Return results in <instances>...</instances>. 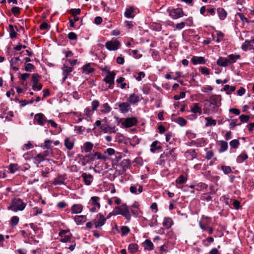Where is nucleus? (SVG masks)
Masks as SVG:
<instances>
[{
    "label": "nucleus",
    "mask_w": 254,
    "mask_h": 254,
    "mask_svg": "<svg viewBox=\"0 0 254 254\" xmlns=\"http://www.w3.org/2000/svg\"><path fill=\"white\" fill-rule=\"evenodd\" d=\"M26 206V203L24 202L20 198H17L12 200L10 204L9 209L13 211L17 212L22 211L24 209Z\"/></svg>",
    "instance_id": "f257e3e1"
},
{
    "label": "nucleus",
    "mask_w": 254,
    "mask_h": 254,
    "mask_svg": "<svg viewBox=\"0 0 254 254\" xmlns=\"http://www.w3.org/2000/svg\"><path fill=\"white\" fill-rule=\"evenodd\" d=\"M106 221V219L104 215L101 213L97 215L96 218L93 220V223L96 229H99L103 226Z\"/></svg>",
    "instance_id": "f03ea898"
},
{
    "label": "nucleus",
    "mask_w": 254,
    "mask_h": 254,
    "mask_svg": "<svg viewBox=\"0 0 254 254\" xmlns=\"http://www.w3.org/2000/svg\"><path fill=\"white\" fill-rule=\"evenodd\" d=\"M121 44L119 41L113 39L105 44V47L109 51H116L120 47Z\"/></svg>",
    "instance_id": "7ed1b4c3"
},
{
    "label": "nucleus",
    "mask_w": 254,
    "mask_h": 254,
    "mask_svg": "<svg viewBox=\"0 0 254 254\" xmlns=\"http://www.w3.org/2000/svg\"><path fill=\"white\" fill-rule=\"evenodd\" d=\"M104 71H106L107 75L103 79V81L109 84H114L115 78L116 76V73L114 71H111L109 70L103 69Z\"/></svg>",
    "instance_id": "20e7f679"
},
{
    "label": "nucleus",
    "mask_w": 254,
    "mask_h": 254,
    "mask_svg": "<svg viewBox=\"0 0 254 254\" xmlns=\"http://www.w3.org/2000/svg\"><path fill=\"white\" fill-rule=\"evenodd\" d=\"M221 97L219 95H212L209 99L206 100V101L210 103L211 105L218 107L220 104Z\"/></svg>",
    "instance_id": "39448f33"
},
{
    "label": "nucleus",
    "mask_w": 254,
    "mask_h": 254,
    "mask_svg": "<svg viewBox=\"0 0 254 254\" xmlns=\"http://www.w3.org/2000/svg\"><path fill=\"white\" fill-rule=\"evenodd\" d=\"M86 157H89L90 161H93L95 160L96 158L97 159H101L104 161H106L108 159L107 156L102 155L101 153L98 152H96L94 154L86 155Z\"/></svg>",
    "instance_id": "423d86ee"
},
{
    "label": "nucleus",
    "mask_w": 254,
    "mask_h": 254,
    "mask_svg": "<svg viewBox=\"0 0 254 254\" xmlns=\"http://www.w3.org/2000/svg\"><path fill=\"white\" fill-rule=\"evenodd\" d=\"M117 105L122 113H127L130 109V104L127 102L118 103Z\"/></svg>",
    "instance_id": "0eeeda50"
},
{
    "label": "nucleus",
    "mask_w": 254,
    "mask_h": 254,
    "mask_svg": "<svg viewBox=\"0 0 254 254\" xmlns=\"http://www.w3.org/2000/svg\"><path fill=\"white\" fill-rule=\"evenodd\" d=\"M63 70V81L64 82L67 78L68 75L72 71L73 68L71 67L64 64L62 67Z\"/></svg>",
    "instance_id": "6e6552de"
},
{
    "label": "nucleus",
    "mask_w": 254,
    "mask_h": 254,
    "mask_svg": "<svg viewBox=\"0 0 254 254\" xmlns=\"http://www.w3.org/2000/svg\"><path fill=\"white\" fill-rule=\"evenodd\" d=\"M34 120L40 126H43L47 122V119L45 115L42 113H38L35 115Z\"/></svg>",
    "instance_id": "1a4fd4ad"
},
{
    "label": "nucleus",
    "mask_w": 254,
    "mask_h": 254,
    "mask_svg": "<svg viewBox=\"0 0 254 254\" xmlns=\"http://www.w3.org/2000/svg\"><path fill=\"white\" fill-rule=\"evenodd\" d=\"M184 13L182 9L176 8L171 11L170 15L173 19H178L183 16Z\"/></svg>",
    "instance_id": "9d476101"
},
{
    "label": "nucleus",
    "mask_w": 254,
    "mask_h": 254,
    "mask_svg": "<svg viewBox=\"0 0 254 254\" xmlns=\"http://www.w3.org/2000/svg\"><path fill=\"white\" fill-rule=\"evenodd\" d=\"M101 129L102 131L105 133H116L117 130L115 127H111L107 124H102V126H101Z\"/></svg>",
    "instance_id": "9b49d317"
},
{
    "label": "nucleus",
    "mask_w": 254,
    "mask_h": 254,
    "mask_svg": "<svg viewBox=\"0 0 254 254\" xmlns=\"http://www.w3.org/2000/svg\"><path fill=\"white\" fill-rule=\"evenodd\" d=\"M121 215L124 216L127 220H130L131 218V215L130 214L128 206L125 203L122 204V208Z\"/></svg>",
    "instance_id": "f8f14e48"
},
{
    "label": "nucleus",
    "mask_w": 254,
    "mask_h": 254,
    "mask_svg": "<svg viewBox=\"0 0 254 254\" xmlns=\"http://www.w3.org/2000/svg\"><path fill=\"white\" fill-rule=\"evenodd\" d=\"M81 177L83 179L84 184L87 186L91 185L93 179V177L91 174H87L86 173H83L81 175Z\"/></svg>",
    "instance_id": "ddd939ff"
},
{
    "label": "nucleus",
    "mask_w": 254,
    "mask_h": 254,
    "mask_svg": "<svg viewBox=\"0 0 254 254\" xmlns=\"http://www.w3.org/2000/svg\"><path fill=\"white\" fill-rule=\"evenodd\" d=\"M139 101V97L137 94L135 93L131 94L129 95L127 102L129 104H135Z\"/></svg>",
    "instance_id": "4468645a"
},
{
    "label": "nucleus",
    "mask_w": 254,
    "mask_h": 254,
    "mask_svg": "<svg viewBox=\"0 0 254 254\" xmlns=\"http://www.w3.org/2000/svg\"><path fill=\"white\" fill-rule=\"evenodd\" d=\"M137 123V120L135 118H127L124 123V125L127 127H130L134 125Z\"/></svg>",
    "instance_id": "2eb2a0df"
},
{
    "label": "nucleus",
    "mask_w": 254,
    "mask_h": 254,
    "mask_svg": "<svg viewBox=\"0 0 254 254\" xmlns=\"http://www.w3.org/2000/svg\"><path fill=\"white\" fill-rule=\"evenodd\" d=\"M241 48L244 51L252 49L254 50V46L252 44V42L251 40H246L245 42L243 43Z\"/></svg>",
    "instance_id": "dca6fc26"
},
{
    "label": "nucleus",
    "mask_w": 254,
    "mask_h": 254,
    "mask_svg": "<svg viewBox=\"0 0 254 254\" xmlns=\"http://www.w3.org/2000/svg\"><path fill=\"white\" fill-rule=\"evenodd\" d=\"M83 206L80 204H73L71 207V212L72 214H78L82 212Z\"/></svg>",
    "instance_id": "f3484780"
},
{
    "label": "nucleus",
    "mask_w": 254,
    "mask_h": 254,
    "mask_svg": "<svg viewBox=\"0 0 254 254\" xmlns=\"http://www.w3.org/2000/svg\"><path fill=\"white\" fill-rule=\"evenodd\" d=\"M134 10L133 6L127 8L125 12V16L128 18H133L134 16Z\"/></svg>",
    "instance_id": "a211bd4d"
},
{
    "label": "nucleus",
    "mask_w": 254,
    "mask_h": 254,
    "mask_svg": "<svg viewBox=\"0 0 254 254\" xmlns=\"http://www.w3.org/2000/svg\"><path fill=\"white\" fill-rule=\"evenodd\" d=\"M160 143L158 140L153 141L150 145V151L152 153L155 152L156 150L161 149Z\"/></svg>",
    "instance_id": "6ab92c4d"
},
{
    "label": "nucleus",
    "mask_w": 254,
    "mask_h": 254,
    "mask_svg": "<svg viewBox=\"0 0 254 254\" xmlns=\"http://www.w3.org/2000/svg\"><path fill=\"white\" fill-rule=\"evenodd\" d=\"M74 220L77 225H80L86 221V217L85 215H76L74 217Z\"/></svg>",
    "instance_id": "aec40b11"
},
{
    "label": "nucleus",
    "mask_w": 254,
    "mask_h": 254,
    "mask_svg": "<svg viewBox=\"0 0 254 254\" xmlns=\"http://www.w3.org/2000/svg\"><path fill=\"white\" fill-rule=\"evenodd\" d=\"M173 225V221L170 217H165L163 222V226L166 229L170 228Z\"/></svg>",
    "instance_id": "412c9836"
},
{
    "label": "nucleus",
    "mask_w": 254,
    "mask_h": 254,
    "mask_svg": "<svg viewBox=\"0 0 254 254\" xmlns=\"http://www.w3.org/2000/svg\"><path fill=\"white\" fill-rule=\"evenodd\" d=\"M190 111L194 114L198 113L199 115H201L202 109L198 103H193L190 108Z\"/></svg>",
    "instance_id": "4be33fe9"
},
{
    "label": "nucleus",
    "mask_w": 254,
    "mask_h": 254,
    "mask_svg": "<svg viewBox=\"0 0 254 254\" xmlns=\"http://www.w3.org/2000/svg\"><path fill=\"white\" fill-rule=\"evenodd\" d=\"M191 62L194 64H202L205 63V60L202 57L193 56L191 59Z\"/></svg>",
    "instance_id": "5701e85b"
},
{
    "label": "nucleus",
    "mask_w": 254,
    "mask_h": 254,
    "mask_svg": "<svg viewBox=\"0 0 254 254\" xmlns=\"http://www.w3.org/2000/svg\"><path fill=\"white\" fill-rule=\"evenodd\" d=\"M111 107L108 103L103 104L100 107V112L102 114H107L111 112Z\"/></svg>",
    "instance_id": "b1692460"
},
{
    "label": "nucleus",
    "mask_w": 254,
    "mask_h": 254,
    "mask_svg": "<svg viewBox=\"0 0 254 254\" xmlns=\"http://www.w3.org/2000/svg\"><path fill=\"white\" fill-rule=\"evenodd\" d=\"M217 11L220 20H224L225 19L227 16V13L224 8L221 7L218 8Z\"/></svg>",
    "instance_id": "393cba45"
},
{
    "label": "nucleus",
    "mask_w": 254,
    "mask_h": 254,
    "mask_svg": "<svg viewBox=\"0 0 254 254\" xmlns=\"http://www.w3.org/2000/svg\"><path fill=\"white\" fill-rule=\"evenodd\" d=\"M64 177L61 175H59L57 178H56L53 182V185H64Z\"/></svg>",
    "instance_id": "a878e982"
},
{
    "label": "nucleus",
    "mask_w": 254,
    "mask_h": 254,
    "mask_svg": "<svg viewBox=\"0 0 254 254\" xmlns=\"http://www.w3.org/2000/svg\"><path fill=\"white\" fill-rule=\"evenodd\" d=\"M175 148H173L171 149L168 153L165 154V155H167V159L172 161H175L177 159V155L174 153Z\"/></svg>",
    "instance_id": "bb28decb"
},
{
    "label": "nucleus",
    "mask_w": 254,
    "mask_h": 254,
    "mask_svg": "<svg viewBox=\"0 0 254 254\" xmlns=\"http://www.w3.org/2000/svg\"><path fill=\"white\" fill-rule=\"evenodd\" d=\"M100 198L98 196H92L91 198L90 202L93 206H96L97 208H100V203L99 202Z\"/></svg>",
    "instance_id": "cd10ccee"
},
{
    "label": "nucleus",
    "mask_w": 254,
    "mask_h": 254,
    "mask_svg": "<svg viewBox=\"0 0 254 254\" xmlns=\"http://www.w3.org/2000/svg\"><path fill=\"white\" fill-rule=\"evenodd\" d=\"M144 248L145 250H147L148 251H151L153 250L154 249V245L152 243V242L149 240L147 239L145 240L144 242Z\"/></svg>",
    "instance_id": "c85d7f7f"
},
{
    "label": "nucleus",
    "mask_w": 254,
    "mask_h": 254,
    "mask_svg": "<svg viewBox=\"0 0 254 254\" xmlns=\"http://www.w3.org/2000/svg\"><path fill=\"white\" fill-rule=\"evenodd\" d=\"M82 69L84 72L86 74H89L93 72L94 71V69L91 67L90 64H86L83 65Z\"/></svg>",
    "instance_id": "c756f323"
},
{
    "label": "nucleus",
    "mask_w": 254,
    "mask_h": 254,
    "mask_svg": "<svg viewBox=\"0 0 254 254\" xmlns=\"http://www.w3.org/2000/svg\"><path fill=\"white\" fill-rule=\"evenodd\" d=\"M64 146L68 150H71L73 147V142L68 137H66L64 139Z\"/></svg>",
    "instance_id": "7c9ffc66"
},
{
    "label": "nucleus",
    "mask_w": 254,
    "mask_h": 254,
    "mask_svg": "<svg viewBox=\"0 0 254 254\" xmlns=\"http://www.w3.org/2000/svg\"><path fill=\"white\" fill-rule=\"evenodd\" d=\"M205 120L206 121L205 125L206 127L215 126L216 125V120L212 119L210 117H206Z\"/></svg>",
    "instance_id": "2f4dec72"
},
{
    "label": "nucleus",
    "mask_w": 254,
    "mask_h": 254,
    "mask_svg": "<svg viewBox=\"0 0 254 254\" xmlns=\"http://www.w3.org/2000/svg\"><path fill=\"white\" fill-rule=\"evenodd\" d=\"M83 147L84 152H89L93 148V144L90 142H86L84 143Z\"/></svg>",
    "instance_id": "473e14b6"
},
{
    "label": "nucleus",
    "mask_w": 254,
    "mask_h": 254,
    "mask_svg": "<svg viewBox=\"0 0 254 254\" xmlns=\"http://www.w3.org/2000/svg\"><path fill=\"white\" fill-rule=\"evenodd\" d=\"M9 28L10 32V37L12 39L15 38L17 35V33L15 29H16V31L18 30L17 27H14L12 25H9Z\"/></svg>",
    "instance_id": "72a5a7b5"
},
{
    "label": "nucleus",
    "mask_w": 254,
    "mask_h": 254,
    "mask_svg": "<svg viewBox=\"0 0 254 254\" xmlns=\"http://www.w3.org/2000/svg\"><path fill=\"white\" fill-rule=\"evenodd\" d=\"M220 148L219 150V152L222 153L226 151L228 149V143L224 140L220 141Z\"/></svg>",
    "instance_id": "f704fd0d"
},
{
    "label": "nucleus",
    "mask_w": 254,
    "mask_h": 254,
    "mask_svg": "<svg viewBox=\"0 0 254 254\" xmlns=\"http://www.w3.org/2000/svg\"><path fill=\"white\" fill-rule=\"evenodd\" d=\"M248 158V156L246 153H242L237 157V162L239 163H241L247 160Z\"/></svg>",
    "instance_id": "c9c22d12"
},
{
    "label": "nucleus",
    "mask_w": 254,
    "mask_h": 254,
    "mask_svg": "<svg viewBox=\"0 0 254 254\" xmlns=\"http://www.w3.org/2000/svg\"><path fill=\"white\" fill-rule=\"evenodd\" d=\"M228 58L229 59L230 64H234L236 62L237 60H239L241 58V56L240 55L231 54L228 56Z\"/></svg>",
    "instance_id": "e433bc0d"
},
{
    "label": "nucleus",
    "mask_w": 254,
    "mask_h": 254,
    "mask_svg": "<svg viewBox=\"0 0 254 254\" xmlns=\"http://www.w3.org/2000/svg\"><path fill=\"white\" fill-rule=\"evenodd\" d=\"M217 64L220 66L222 67H226L227 66V63H226V58L223 57H219L218 60L217 61Z\"/></svg>",
    "instance_id": "4c0bfd02"
},
{
    "label": "nucleus",
    "mask_w": 254,
    "mask_h": 254,
    "mask_svg": "<svg viewBox=\"0 0 254 254\" xmlns=\"http://www.w3.org/2000/svg\"><path fill=\"white\" fill-rule=\"evenodd\" d=\"M167 155H165V153L161 154L157 162V164L160 165L164 164L165 161L168 160Z\"/></svg>",
    "instance_id": "58836bf2"
},
{
    "label": "nucleus",
    "mask_w": 254,
    "mask_h": 254,
    "mask_svg": "<svg viewBox=\"0 0 254 254\" xmlns=\"http://www.w3.org/2000/svg\"><path fill=\"white\" fill-rule=\"evenodd\" d=\"M138 246L136 244H129L128 247V250L130 253H134L138 250Z\"/></svg>",
    "instance_id": "ea45409f"
},
{
    "label": "nucleus",
    "mask_w": 254,
    "mask_h": 254,
    "mask_svg": "<svg viewBox=\"0 0 254 254\" xmlns=\"http://www.w3.org/2000/svg\"><path fill=\"white\" fill-rule=\"evenodd\" d=\"M121 232L122 233V236H125L129 233L130 229L128 227L124 226L121 228Z\"/></svg>",
    "instance_id": "a19ab883"
},
{
    "label": "nucleus",
    "mask_w": 254,
    "mask_h": 254,
    "mask_svg": "<svg viewBox=\"0 0 254 254\" xmlns=\"http://www.w3.org/2000/svg\"><path fill=\"white\" fill-rule=\"evenodd\" d=\"M19 220V219L18 217H17L16 216H13L11 218V220L10 221V225L12 227H14L18 223Z\"/></svg>",
    "instance_id": "79ce46f5"
},
{
    "label": "nucleus",
    "mask_w": 254,
    "mask_h": 254,
    "mask_svg": "<svg viewBox=\"0 0 254 254\" xmlns=\"http://www.w3.org/2000/svg\"><path fill=\"white\" fill-rule=\"evenodd\" d=\"M211 219L210 217H208L205 216H202L201 218V220L200 221V222H202L205 225L209 226L210 223L211 222Z\"/></svg>",
    "instance_id": "37998d69"
},
{
    "label": "nucleus",
    "mask_w": 254,
    "mask_h": 254,
    "mask_svg": "<svg viewBox=\"0 0 254 254\" xmlns=\"http://www.w3.org/2000/svg\"><path fill=\"white\" fill-rule=\"evenodd\" d=\"M221 169L225 174H229L232 172L231 168L230 166L223 165L221 167Z\"/></svg>",
    "instance_id": "c03bdc74"
},
{
    "label": "nucleus",
    "mask_w": 254,
    "mask_h": 254,
    "mask_svg": "<svg viewBox=\"0 0 254 254\" xmlns=\"http://www.w3.org/2000/svg\"><path fill=\"white\" fill-rule=\"evenodd\" d=\"M240 144L238 139H233L230 142V145L231 148H237Z\"/></svg>",
    "instance_id": "a18cd8bd"
},
{
    "label": "nucleus",
    "mask_w": 254,
    "mask_h": 254,
    "mask_svg": "<svg viewBox=\"0 0 254 254\" xmlns=\"http://www.w3.org/2000/svg\"><path fill=\"white\" fill-rule=\"evenodd\" d=\"M10 66L12 69H13L14 71H16L18 70L19 68L18 67H16L15 65L17 63V62L16 61H14L13 58H11L10 60Z\"/></svg>",
    "instance_id": "49530a36"
},
{
    "label": "nucleus",
    "mask_w": 254,
    "mask_h": 254,
    "mask_svg": "<svg viewBox=\"0 0 254 254\" xmlns=\"http://www.w3.org/2000/svg\"><path fill=\"white\" fill-rule=\"evenodd\" d=\"M122 208V205L121 206H117L116 207L113 211L112 212V214L114 215H117L118 214H121V211Z\"/></svg>",
    "instance_id": "de8ad7c7"
},
{
    "label": "nucleus",
    "mask_w": 254,
    "mask_h": 254,
    "mask_svg": "<svg viewBox=\"0 0 254 254\" xmlns=\"http://www.w3.org/2000/svg\"><path fill=\"white\" fill-rule=\"evenodd\" d=\"M236 16H238L243 23H249L248 19L244 16L243 13L238 12L236 14Z\"/></svg>",
    "instance_id": "09e8293b"
},
{
    "label": "nucleus",
    "mask_w": 254,
    "mask_h": 254,
    "mask_svg": "<svg viewBox=\"0 0 254 254\" xmlns=\"http://www.w3.org/2000/svg\"><path fill=\"white\" fill-rule=\"evenodd\" d=\"M99 106V102L98 100H93L91 103L92 110L96 111Z\"/></svg>",
    "instance_id": "8fccbe9b"
},
{
    "label": "nucleus",
    "mask_w": 254,
    "mask_h": 254,
    "mask_svg": "<svg viewBox=\"0 0 254 254\" xmlns=\"http://www.w3.org/2000/svg\"><path fill=\"white\" fill-rule=\"evenodd\" d=\"M239 118L241 123H247L249 121L250 117L248 115H241Z\"/></svg>",
    "instance_id": "3c124183"
},
{
    "label": "nucleus",
    "mask_w": 254,
    "mask_h": 254,
    "mask_svg": "<svg viewBox=\"0 0 254 254\" xmlns=\"http://www.w3.org/2000/svg\"><path fill=\"white\" fill-rule=\"evenodd\" d=\"M186 181L187 179L182 175L180 176V177L176 180V183L179 184H182Z\"/></svg>",
    "instance_id": "603ef678"
},
{
    "label": "nucleus",
    "mask_w": 254,
    "mask_h": 254,
    "mask_svg": "<svg viewBox=\"0 0 254 254\" xmlns=\"http://www.w3.org/2000/svg\"><path fill=\"white\" fill-rule=\"evenodd\" d=\"M71 234L69 235L64 236V237H61L62 238L60 240V242L62 243H67L70 242Z\"/></svg>",
    "instance_id": "864d4df0"
},
{
    "label": "nucleus",
    "mask_w": 254,
    "mask_h": 254,
    "mask_svg": "<svg viewBox=\"0 0 254 254\" xmlns=\"http://www.w3.org/2000/svg\"><path fill=\"white\" fill-rule=\"evenodd\" d=\"M17 169V165L16 164H11L9 166V170L11 173H15Z\"/></svg>",
    "instance_id": "5fc2aeb1"
},
{
    "label": "nucleus",
    "mask_w": 254,
    "mask_h": 254,
    "mask_svg": "<svg viewBox=\"0 0 254 254\" xmlns=\"http://www.w3.org/2000/svg\"><path fill=\"white\" fill-rule=\"evenodd\" d=\"M177 123L181 127H184L187 124V121L182 117H179L177 120Z\"/></svg>",
    "instance_id": "6e6d98bb"
},
{
    "label": "nucleus",
    "mask_w": 254,
    "mask_h": 254,
    "mask_svg": "<svg viewBox=\"0 0 254 254\" xmlns=\"http://www.w3.org/2000/svg\"><path fill=\"white\" fill-rule=\"evenodd\" d=\"M237 122H238L237 119L233 120L230 124V125H229L230 128L233 129L236 126H240L241 124V123H237Z\"/></svg>",
    "instance_id": "4d7b16f0"
},
{
    "label": "nucleus",
    "mask_w": 254,
    "mask_h": 254,
    "mask_svg": "<svg viewBox=\"0 0 254 254\" xmlns=\"http://www.w3.org/2000/svg\"><path fill=\"white\" fill-rule=\"evenodd\" d=\"M35 66L31 64L28 63L26 64L25 66V70L26 71H31L33 69H34Z\"/></svg>",
    "instance_id": "13d9d810"
},
{
    "label": "nucleus",
    "mask_w": 254,
    "mask_h": 254,
    "mask_svg": "<svg viewBox=\"0 0 254 254\" xmlns=\"http://www.w3.org/2000/svg\"><path fill=\"white\" fill-rule=\"evenodd\" d=\"M67 37L69 39L72 40H76L77 39L76 34L72 32H69L67 35Z\"/></svg>",
    "instance_id": "bf43d9fd"
},
{
    "label": "nucleus",
    "mask_w": 254,
    "mask_h": 254,
    "mask_svg": "<svg viewBox=\"0 0 254 254\" xmlns=\"http://www.w3.org/2000/svg\"><path fill=\"white\" fill-rule=\"evenodd\" d=\"M70 12L73 16H75L76 15L79 14L81 10L79 8H73L70 9Z\"/></svg>",
    "instance_id": "052dcab7"
},
{
    "label": "nucleus",
    "mask_w": 254,
    "mask_h": 254,
    "mask_svg": "<svg viewBox=\"0 0 254 254\" xmlns=\"http://www.w3.org/2000/svg\"><path fill=\"white\" fill-rule=\"evenodd\" d=\"M42 86L43 85L41 83H39L38 82H37L36 84H34L32 85V89L34 90L39 91L42 89Z\"/></svg>",
    "instance_id": "680f3d73"
},
{
    "label": "nucleus",
    "mask_w": 254,
    "mask_h": 254,
    "mask_svg": "<svg viewBox=\"0 0 254 254\" xmlns=\"http://www.w3.org/2000/svg\"><path fill=\"white\" fill-rule=\"evenodd\" d=\"M105 153L107 154L109 156H112L115 154V150L111 148H109L105 151Z\"/></svg>",
    "instance_id": "e2e57ef3"
},
{
    "label": "nucleus",
    "mask_w": 254,
    "mask_h": 254,
    "mask_svg": "<svg viewBox=\"0 0 254 254\" xmlns=\"http://www.w3.org/2000/svg\"><path fill=\"white\" fill-rule=\"evenodd\" d=\"M11 12L14 15H17L20 13V8L17 6H14L11 8Z\"/></svg>",
    "instance_id": "0e129e2a"
},
{
    "label": "nucleus",
    "mask_w": 254,
    "mask_h": 254,
    "mask_svg": "<svg viewBox=\"0 0 254 254\" xmlns=\"http://www.w3.org/2000/svg\"><path fill=\"white\" fill-rule=\"evenodd\" d=\"M51 142H52V141L50 139L46 140L45 141L44 145V148L48 149H51L52 148V146L51 145Z\"/></svg>",
    "instance_id": "69168bd1"
},
{
    "label": "nucleus",
    "mask_w": 254,
    "mask_h": 254,
    "mask_svg": "<svg viewBox=\"0 0 254 254\" xmlns=\"http://www.w3.org/2000/svg\"><path fill=\"white\" fill-rule=\"evenodd\" d=\"M39 76L38 74H33L32 75V81L34 84H37V82H38L39 81Z\"/></svg>",
    "instance_id": "338daca9"
},
{
    "label": "nucleus",
    "mask_w": 254,
    "mask_h": 254,
    "mask_svg": "<svg viewBox=\"0 0 254 254\" xmlns=\"http://www.w3.org/2000/svg\"><path fill=\"white\" fill-rule=\"evenodd\" d=\"M49 25L45 22L42 23L39 26L40 29L42 30H47L49 29Z\"/></svg>",
    "instance_id": "774afa93"
}]
</instances>
